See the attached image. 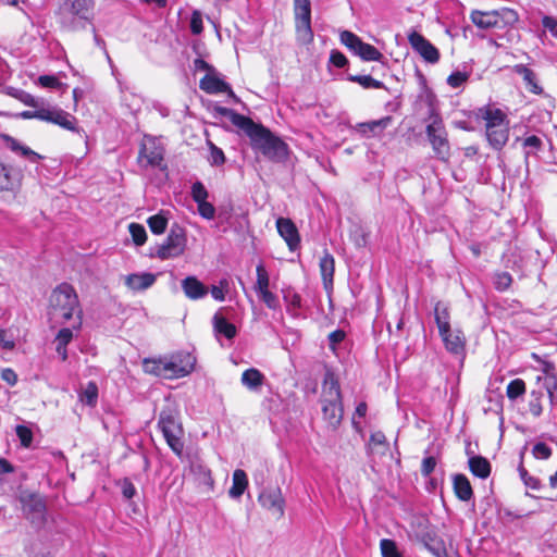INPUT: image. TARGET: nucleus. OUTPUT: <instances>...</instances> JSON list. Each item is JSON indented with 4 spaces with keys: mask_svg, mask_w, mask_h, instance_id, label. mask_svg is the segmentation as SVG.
<instances>
[{
    "mask_svg": "<svg viewBox=\"0 0 557 557\" xmlns=\"http://www.w3.org/2000/svg\"><path fill=\"white\" fill-rule=\"evenodd\" d=\"M77 312V324L73 326L79 330L82 325V311L76 290L69 283H61L50 294L48 317L53 323L64 324Z\"/></svg>",
    "mask_w": 557,
    "mask_h": 557,
    "instance_id": "nucleus-1",
    "label": "nucleus"
},
{
    "mask_svg": "<svg viewBox=\"0 0 557 557\" xmlns=\"http://www.w3.org/2000/svg\"><path fill=\"white\" fill-rule=\"evenodd\" d=\"M250 139L252 149L258 150L272 162H284L288 156V146L269 128L253 121L244 132Z\"/></svg>",
    "mask_w": 557,
    "mask_h": 557,
    "instance_id": "nucleus-2",
    "label": "nucleus"
},
{
    "mask_svg": "<svg viewBox=\"0 0 557 557\" xmlns=\"http://www.w3.org/2000/svg\"><path fill=\"white\" fill-rule=\"evenodd\" d=\"M57 15L63 28L77 32L92 25L96 15V0H62Z\"/></svg>",
    "mask_w": 557,
    "mask_h": 557,
    "instance_id": "nucleus-3",
    "label": "nucleus"
},
{
    "mask_svg": "<svg viewBox=\"0 0 557 557\" xmlns=\"http://www.w3.org/2000/svg\"><path fill=\"white\" fill-rule=\"evenodd\" d=\"M476 120L485 123V137L494 150H502L509 139V120L499 108L490 104L474 111Z\"/></svg>",
    "mask_w": 557,
    "mask_h": 557,
    "instance_id": "nucleus-4",
    "label": "nucleus"
},
{
    "mask_svg": "<svg viewBox=\"0 0 557 557\" xmlns=\"http://www.w3.org/2000/svg\"><path fill=\"white\" fill-rule=\"evenodd\" d=\"M320 403L323 420L335 431L342 423L344 407L339 383L331 372L324 376Z\"/></svg>",
    "mask_w": 557,
    "mask_h": 557,
    "instance_id": "nucleus-5",
    "label": "nucleus"
},
{
    "mask_svg": "<svg viewBox=\"0 0 557 557\" xmlns=\"http://www.w3.org/2000/svg\"><path fill=\"white\" fill-rule=\"evenodd\" d=\"M426 137L435 157L444 162L450 158V145L443 119L434 108L430 109L429 123L425 128Z\"/></svg>",
    "mask_w": 557,
    "mask_h": 557,
    "instance_id": "nucleus-6",
    "label": "nucleus"
},
{
    "mask_svg": "<svg viewBox=\"0 0 557 557\" xmlns=\"http://www.w3.org/2000/svg\"><path fill=\"white\" fill-rule=\"evenodd\" d=\"M23 120L37 119L40 121L49 122L60 127L76 132V117L71 113L58 108V107H38L35 110H26L17 114Z\"/></svg>",
    "mask_w": 557,
    "mask_h": 557,
    "instance_id": "nucleus-7",
    "label": "nucleus"
},
{
    "mask_svg": "<svg viewBox=\"0 0 557 557\" xmlns=\"http://www.w3.org/2000/svg\"><path fill=\"white\" fill-rule=\"evenodd\" d=\"M158 426L173 453L182 456L184 449L183 428L177 421L176 412L172 409L161 410Z\"/></svg>",
    "mask_w": 557,
    "mask_h": 557,
    "instance_id": "nucleus-8",
    "label": "nucleus"
},
{
    "mask_svg": "<svg viewBox=\"0 0 557 557\" xmlns=\"http://www.w3.org/2000/svg\"><path fill=\"white\" fill-rule=\"evenodd\" d=\"M295 28L297 41L301 45H309L313 41L311 27V3L310 0H294Z\"/></svg>",
    "mask_w": 557,
    "mask_h": 557,
    "instance_id": "nucleus-9",
    "label": "nucleus"
},
{
    "mask_svg": "<svg viewBox=\"0 0 557 557\" xmlns=\"http://www.w3.org/2000/svg\"><path fill=\"white\" fill-rule=\"evenodd\" d=\"M517 20L516 11L506 8L488 12L473 11L471 13L472 23L482 29L500 28L503 24H510Z\"/></svg>",
    "mask_w": 557,
    "mask_h": 557,
    "instance_id": "nucleus-10",
    "label": "nucleus"
},
{
    "mask_svg": "<svg viewBox=\"0 0 557 557\" xmlns=\"http://www.w3.org/2000/svg\"><path fill=\"white\" fill-rule=\"evenodd\" d=\"M186 242L185 230L178 224H173L164 243L158 246L156 256L161 260L180 257L185 251Z\"/></svg>",
    "mask_w": 557,
    "mask_h": 557,
    "instance_id": "nucleus-11",
    "label": "nucleus"
},
{
    "mask_svg": "<svg viewBox=\"0 0 557 557\" xmlns=\"http://www.w3.org/2000/svg\"><path fill=\"white\" fill-rule=\"evenodd\" d=\"M22 510L25 518L35 527L41 528L46 522V503L38 494L21 497Z\"/></svg>",
    "mask_w": 557,
    "mask_h": 557,
    "instance_id": "nucleus-12",
    "label": "nucleus"
},
{
    "mask_svg": "<svg viewBox=\"0 0 557 557\" xmlns=\"http://www.w3.org/2000/svg\"><path fill=\"white\" fill-rule=\"evenodd\" d=\"M164 159V149L151 136H145L138 153V163L143 168L160 166Z\"/></svg>",
    "mask_w": 557,
    "mask_h": 557,
    "instance_id": "nucleus-13",
    "label": "nucleus"
},
{
    "mask_svg": "<svg viewBox=\"0 0 557 557\" xmlns=\"http://www.w3.org/2000/svg\"><path fill=\"white\" fill-rule=\"evenodd\" d=\"M408 41L418 54L428 62L435 64L440 60V51L438 49L432 45L424 36L420 33L412 30L408 34Z\"/></svg>",
    "mask_w": 557,
    "mask_h": 557,
    "instance_id": "nucleus-14",
    "label": "nucleus"
},
{
    "mask_svg": "<svg viewBox=\"0 0 557 557\" xmlns=\"http://www.w3.org/2000/svg\"><path fill=\"white\" fill-rule=\"evenodd\" d=\"M260 505L274 515L277 519L284 516L285 500L280 487L263 490L258 497Z\"/></svg>",
    "mask_w": 557,
    "mask_h": 557,
    "instance_id": "nucleus-15",
    "label": "nucleus"
},
{
    "mask_svg": "<svg viewBox=\"0 0 557 557\" xmlns=\"http://www.w3.org/2000/svg\"><path fill=\"white\" fill-rule=\"evenodd\" d=\"M199 87L201 90L209 95H216L226 92L228 97L237 100L234 91L231 86L224 82L221 77H219L215 72L207 73L199 82Z\"/></svg>",
    "mask_w": 557,
    "mask_h": 557,
    "instance_id": "nucleus-16",
    "label": "nucleus"
},
{
    "mask_svg": "<svg viewBox=\"0 0 557 557\" xmlns=\"http://www.w3.org/2000/svg\"><path fill=\"white\" fill-rule=\"evenodd\" d=\"M276 228L280 236L285 240L290 251H295L299 248V232L290 219L278 218L276 220Z\"/></svg>",
    "mask_w": 557,
    "mask_h": 557,
    "instance_id": "nucleus-17",
    "label": "nucleus"
},
{
    "mask_svg": "<svg viewBox=\"0 0 557 557\" xmlns=\"http://www.w3.org/2000/svg\"><path fill=\"white\" fill-rule=\"evenodd\" d=\"M185 296L190 300H198L207 296L209 288L196 276H187L181 282Z\"/></svg>",
    "mask_w": 557,
    "mask_h": 557,
    "instance_id": "nucleus-18",
    "label": "nucleus"
},
{
    "mask_svg": "<svg viewBox=\"0 0 557 557\" xmlns=\"http://www.w3.org/2000/svg\"><path fill=\"white\" fill-rule=\"evenodd\" d=\"M440 335L445 344V348L449 352L457 356L463 355L466 338L461 331H451L450 327H448V331L446 333Z\"/></svg>",
    "mask_w": 557,
    "mask_h": 557,
    "instance_id": "nucleus-19",
    "label": "nucleus"
},
{
    "mask_svg": "<svg viewBox=\"0 0 557 557\" xmlns=\"http://www.w3.org/2000/svg\"><path fill=\"white\" fill-rule=\"evenodd\" d=\"M169 359L173 362L177 377L188 375L194 370L196 363V358L189 352H178L172 355Z\"/></svg>",
    "mask_w": 557,
    "mask_h": 557,
    "instance_id": "nucleus-20",
    "label": "nucleus"
},
{
    "mask_svg": "<svg viewBox=\"0 0 557 557\" xmlns=\"http://www.w3.org/2000/svg\"><path fill=\"white\" fill-rule=\"evenodd\" d=\"M319 268L324 288L326 290H331L333 288L335 260L334 257L327 250H324L323 256L320 258Z\"/></svg>",
    "mask_w": 557,
    "mask_h": 557,
    "instance_id": "nucleus-21",
    "label": "nucleus"
},
{
    "mask_svg": "<svg viewBox=\"0 0 557 557\" xmlns=\"http://www.w3.org/2000/svg\"><path fill=\"white\" fill-rule=\"evenodd\" d=\"M392 121V116H384L380 120L358 123L356 129L366 137L376 136L382 134L391 125Z\"/></svg>",
    "mask_w": 557,
    "mask_h": 557,
    "instance_id": "nucleus-22",
    "label": "nucleus"
},
{
    "mask_svg": "<svg viewBox=\"0 0 557 557\" xmlns=\"http://www.w3.org/2000/svg\"><path fill=\"white\" fill-rule=\"evenodd\" d=\"M125 285L134 292L145 290L151 287L156 282V275L152 273H133L125 276Z\"/></svg>",
    "mask_w": 557,
    "mask_h": 557,
    "instance_id": "nucleus-23",
    "label": "nucleus"
},
{
    "mask_svg": "<svg viewBox=\"0 0 557 557\" xmlns=\"http://www.w3.org/2000/svg\"><path fill=\"white\" fill-rule=\"evenodd\" d=\"M517 141H521L525 162L530 158H537L539 152L544 148V140L537 135H527L525 137L517 138Z\"/></svg>",
    "mask_w": 557,
    "mask_h": 557,
    "instance_id": "nucleus-24",
    "label": "nucleus"
},
{
    "mask_svg": "<svg viewBox=\"0 0 557 557\" xmlns=\"http://www.w3.org/2000/svg\"><path fill=\"white\" fill-rule=\"evenodd\" d=\"M212 325L215 334L223 335L227 339H232L237 334V329L233 323H230L225 317L221 314V310L214 313L212 318Z\"/></svg>",
    "mask_w": 557,
    "mask_h": 557,
    "instance_id": "nucleus-25",
    "label": "nucleus"
},
{
    "mask_svg": "<svg viewBox=\"0 0 557 557\" xmlns=\"http://www.w3.org/2000/svg\"><path fill=\"white\" fill-rule=\"evenodd\" d=\"M264 380L265 376L260 370L249 368L243 372L240 382L248 389L256 392L263 385Z\"/></svg>",
    "mask_w": 557,
    "mask_h": 557,
    "instance_id": "nucleus-26",
    "label": "nucleus"
},
{
    "mask_svg": "<svg viewBox=\"0 0 557 557\" xmlns=\"http://www.w3.org/2000/svg\"><path fill=\"white\" fill-rule=\"evenodd\" d=\"M456 496L462 502H469L473 497V491L465 474H456L453 478Z\"/></svg>",
    "mask_w": 557,
    "mask_h": 557,
    "instance_id": "nucleus-27",
    "label": "nucleus"
},
{
    "mask_svg": "<svg viewBox=\"0 0 557 557\" xmlns=\"http://www.w3.org/2000/svg\"><path fill=\"white\" fill-rule=\"evenodd\" d=\"M515 73L522 76L529 91L540 95L543 89L536 82L535 73L524 64H517L513 69Z\"/></svg>",
    "mask_w": 557,
    "mask_h": 557,
    "instance_id": "nucleus-28",
    "label": "nucleus"
},
{
    "mask_svg": "<svg viewBox=\"0 0 557 557\" xmlns=\"http://www.w3.org/2000/svg\"><path fill=\"white\" fill-rule=\"evenodd\" d=\"M74 337L73 330L70 327H63L61 329L54 338L55 343V351L62 359V361H65L67 359V345L72 342Z\"/></svg>",
    "mask_w": 557,
    "mask_h": 557,
    "instance_id": "nucleus-29",
    "label": "nucleus"
},
{
    "mask_svg": "<svg viewBox=\"0 0 557 557\" xmlns=\"http://www.w3.org/2000/svg\"><path fill=\"white\" fill-rule=\"evenodd\" d=\"M468 463L471 473L480 479H486L491 474V463L482 456L470 457Z\"/></svg>",
    "mask_w": 557,
    "mask_h": 557,
    "instance_id": "nucleus-30",
    "label": "nucleus"
},
{
    "mask_svg": "<svg viewBox=\"0 0 557 557\" xmlns=\"http://www.w3.org/2000/svg\"><path fill=\"white\" fill-rule=\"evenodd\" d=\"M248 486L247 474L244 470L237 469L233 473V484L228 491L232 498H239Z\"/></svg>",
    "mask_w": 557,
    "mask_h": 557,
    "instance_id": "nucleus-31",
    "label": "nucleus"
},
{
    "mask_svg": "<svg viewBox=\"0 0 557 557\" xmlns=\"http://www.w3.org/2000/svg\"><path fill=\"white\" fill-rule=\"evenodd\" d=\"M216 111L221 115L228 117L231 120L232 124L235 125L236 127H238L243 132H245L247 129V127L250 125V123L252 122V120L250 117L239 114L236 111L228 109V108L219 107V108H216Z\"/></svg>",
    "mask_w": 557,
    "mask_h": 557,
    "instance_id": "nucleus-32",
    "label": "nucleus"
},
{
    "mask_svg": "<svg viewBox=\"0 0 557 557\" xmlns=\"http://www.w3.org/2000/svg\"><path fill=\"white\" fill-rule=\"evenodd\" d=\"M435 322L440 334H444L450 327L448 307L442 301H437L434 307Z\"/></svg>",
    "mask_w": 557,
    "mask_h": 557,
    "instance_id": "nucleus-33",
    "label": "nucleus"
},
{
    "mask_svg": "<svg viewBox=\"0 0 557 557\" xmlns=\"http://www.w3.org/2000/svg\"><path fill=\"white\" fill-rule=\"evenodd\" d=\"M341 44L347 47L354 54L358 55L360 49L363 46V41L360 37L350 30H343L339 34Z\"/></svg>",
    "mask_w": 557,
    "mask_h": 557,
    "instance_id": "nucleus-34",
    "label": "nucleus"
},
{
    "mask_svg": "<svg viewBox=\"0 0 557 557\" xmlns=\"http://www.w3.org/2000/svg\"><path fill=\"white\" fill-rule=\"evenodd\" d=\"M16 178L12 174V169L0 162V191L13 190L16 186Z\"/></svg>",
    "mask_w": 557,
    "mask_h": 557,
    "instance_id": "nucleus-35",
    "label": "nucleus"
},
{
    "mask_svg": "<svg viewBox=\"0 0 557 557\" xmlns=\"http://www.w3.org/2000/svg\"><path fill=\"white\" fill-rule=\"evenodd\" d=\"M347 79L357 83L366 89H381L385 88L384 83L377 79H374L371 75H352L349 74Z\"/></svg>",
    "mask_w": 557,
    "mask_h": 557,
    "instance_id": "nucleus-36",
    "label": "nucleus"
},
{
    "mask_svg": "<svg viewBox=\"0 0 557 557\" xmlns=\"http://www.w3.org/2000/svg\"><path fill=\"white\" fill-rule=\"evenodd\" d=\"M148 226L153 234H163L168 226V219L162 213L154 214L147 220Z\"/></svg>",
    "mask_w": 557,
    "mask_h": 557,
    "instance_id": "nucleus-37",
    "label": "nucleus"
},
{
    "mask_svg": "<svg viewBox=\"0 0 557 557\" xmlns=\"http://www.w3.org/2000/svg\"><path fill=\"white\" fill-rule=\"evenodd\" d=\"M257 272V282L255 284V290L259 294L261 292L268 290L270 285L269 274L262 263H259L256 269Z\"/></svg>",
    "mask_w": 557,
    "mask_h": 557,
    "instance_id": "nucleus-38",
    "label": "nucleus"
},
{
    "mask_svg": "<svg viewBox=\"0 0 557 557\" xmlns=\"http://www.w3.org/2000/svg\"><path fill=\"white\" fill-rule=\"evenodd\" d=\"M358 57L363 61H381L383 54L372 45L364 42L360 49Z\"/></svg>",
    "mask_w": 557,
    "mask_h": 557,
    "instance_id": "nucleus-39",
    "label": "nucleus"
},
{
    "mask_svg": "<svg viewBox=\"0 0 557 557\" xmlns=\"http://www.w3.org/2000/svg\"><path fill=\"white\" fill-rule=\"evenodd\" d=\"M525 393V383L521 379H515L507 385V397L509 399H517Z\"/></svg>",
    "mask_w": 557,
    "mask_h": 557,
    "instance_id": "nucleus-40",
    "label": "nucleus"
},
{
    "mask_svg": "<svg viewBox=\"0 0 557 557\" xmlns=\"http://www.w3.org/2000/svg\"><path fill=\"white\" fill-rule=\"evenodd\" d=\"M382 557H403L395 541L383 539L380 542Z\"/></svg>",
    "mask_w": 557,
    "mask_h": 557,
    "instance_id": "nucleus-41",
    "label": "nucleus"
},
{
    "mask_svg": "<svg viewBox=\"0 0 557 557\" xmlns=\"http://www.w3.org/2000/svg\"><path fill=\"white\" fill-rule=\"evenodd\" d=\"M143 369L145 373L162 379L161 358H145L143 361Z\"/></svg>",
    "mask_w": 557,
    "mask_h": 557,
    "instance_id": "nucleus-42",
    "label": "nucleus"
},
{
    "mask_svg": "<svg viewBox=\"0 0 557 557\" xmlns=\"http://www.w3.org/2000/svg\"><path fill=\"white\" fill-rule=\"evenodd\" d=\"M128 230H129V233L132 235V239L133 242L137 245V246H141L146 243L147 240V233H146V230L143 225L138 224V223H131L129 226H128Z\"/></svg>",
    "mask_w": 557,
    "mask_h": 557,
    "instance_id": "nucleus-43",
    "label": "nucleus"
},
{
    "mask_svg": "<svg viewBox=\"0 0 557 557\" xmlns=\"http://www.w3.org/2000/svg\"><path fill=\"white\" fill-rule=\"evenodd\" d=\"M544 387L548 394L549 401L554 406L557 404V375L552 374L545 377Z\"/></svg>",
    "mask_w": 557,
    "mask_h": 557,
    "instance_id": "nucleus-44",
    "label": "nucleus"
},
{
    "mask_svg": "<svg viewBox=\"0 0 557 557\" xmlns=\"http://www.w3.org/2000/svg\"><path fill=\"white\" fill-rule=\"evenodd\" d=\"M98 399V387L95 383L90 382L81 395V400L88 405L95 406Z\"/></svg>",
    "mask_w": 557,
    "mask_h": 557,
    "instance_id": "nucleus-45",
    "label": "nucleus"
},
{
    "mask_svg": "<svg viewBox=\"0 0 557 557\" xmlns=\"http://www.w3.org/2000/svg\"><path fill=\"white\" fill-rule=\"evenodd\" d=\"M284 300L287 304V311L296 313L301 307V297L295 292L287 290L284 293Z\"/></svg>",
    "mask_w": 557,
    "mask_h": 557,
    "instance_id": "nucleus-46",
    "label": "nucleus"
},
{
    "mask_svg": "<svg viewBox=\"0 0 557 557\" xmlns=\"http://www.w3.org/2000/svg\"><path fill=\"white\" fill-rule=\"evenodd\" d=\"M511 283L512 276L508 272H499L494 275V286L499 292L508 289Z\"/></svg>",
    "mask_w": 557,
    "mask_h": 557,
    "instance_id": "nucleus-47",
    "label": "nucleus"
},
{
    "mask_svg": "<svg viewBox=\"0 0 557 557\" xmlns=\"http://www.w3.org/2000/svg\"><path fill=\"white\" fill-rule=\"evenodd\" d=\"M210 156L208 161L213 166L222 165L225 162V156L222 149L216 147L214 144L209 143Z\"/></svg>",
    "mask_w": 557,
    "mask_h": 557,
    "instance_id": "nucleus-48",
    "label": "nucleus"
},
{
    "mask_svg": "<svg viewBox=\"0 0 557 557\" xmlns=\"http://www.w3.org/2000/svg\"><path fill=\"white\" fill-rule=\"evenodd\" d=\"M193 200L198 203L201 201H205L208 199V190L206 189L205 185L197 181L191 185V191H190Z\"/></svg>",
    "mask_w": 557,
    "mask_h": 557,
    "instance_id": "nucleus-49",
    "label": "nucleus"
},
{
    "mask_svg": "<svg viewBox=\"0 0 557 557\" xmlns=\"http://www.w3.org/2000/svg\"><path fill=\"white\" fill-rule=\"evenodd\" d=\"M228 281L223 278L219 282V285H212L210 293L214 300L223 301L225 294L228 292Z\"/></svg>",
    "mask_w": 557,
    "mask_h": 557,
    "instance_id": "nucleus-50",
    "label": "nucleus"
},
{
    "mask_svg": "<svg viewBox=\"0 0 557 557\" xmlns=\"http://www.w3.org/2000/svg\"><path fill=\"white\" fill-rule=\"evenodd\" d=\"M15 432L21 442V445L26 448L30 447L33 443L32 430L25 425H17Z\"/></svg>",
    "mask_w": 557,
    "mask_h": 557,
    "instance_id": "nucleus-51",
    "label": "nucleus"
},
{
    "mask_svg": "<svg viewBox=\"0 0 557 557\" xmlns=\"http://www.w3.org/2000/svg\"><path fill=\"white\" fill-rule=\"evenodd\" d=\"M38 84L45 88L60 89L64 86L54 75H41L38 77Z\"/></svg>",
    "mask_w": 557,
    "mask_h": 557,
    "instance_id": "nucleus-52",
    "label": "nucleus"
},
{
    "mask_svg": "<svg viewBox=\"0 0 557 557\" xmlns=\"http://www.w3.org/2000/svg\"><path fill=\"white\" fill-rule=\"evenodd\" d=\"M437 465V458L433 455H428L423 458L421 463V474L424 478L431 475Z\"/></svg>",
    "mask_w": 557,
    "mask_h": 557,
    "instance_id": "nucleus-53",
    "label": "nucleus"
},
{
    "mask_svg": "<svg viewBox=\"0 0 557 557\" xmlns=\"http://www.w3.org/2000/svg\"><path fill=\"white\" fill-rule=\"evenodd\" d=\"M469 78V75L468 73L466 72H453L448 77H447V84L453 87V88H458L460 86H462Z\"/></svg>",
    "mask_w": 557,
    "mask_h": 557,
    "instance_id": "nucleus-54",
    "label": "nucleus"
},
{
    "mask_svg": "<svg viewBox=\"0 0 557 557\" xmlns=\"http://www.w3.org/2000/svg\"><path fill=\"white\" fill-rule=\"evenodd\" d=\"M161 370H162V379H166V380L178 379L177 374L174 370L173 362H171L168 357L161 358Z\"/></svg>",
    "mask_w": 557,
    "mask_h": 557,
    "instance_id": "nucleus-55",
    "label": "nucleus"
},
{
    "mask_svg": "<svg viewBox=\"0 0 557 557\" xmlns=\"http://www.w3.org/2000/svg\"><path fill=\"white\" fill-rule=\"evenodd\" d=\"M532 453L537 459H548L552 456V448L543 442L533 446Z\"/></svg>",
    "mask_w": 557,
    "mask_h": 557,
    "instance_id": "nucleus-56",
    "label": "nucleus"
},
{
    "mask_svg": "<svg viewBox=\"0 0 557 557\" xmlns=\"http://www.w3.org/2000/svg\"><path fill=\"white\" fill-rule=\"evenodd\" d=\"M198 212L199 214L207 220H212L215 215V208L212 203L208 202L207 200L198 202Z\"/></svg>",
    "mask_w": 557,
    "mask_h": 557,
    "instance_id": "nucleus-57",
    "label": "nucleus"
},
{
    "mask_svg": "<svg viewBox=\"0 0 557 557\" xmlns=\"http://www.w3.org/2000/svg\"><path fill=\"white\" fill-rule=\"evenodd\" d=\"M519 474L523 483L533 490L540 488V481L536 478L531 476L528 471L523 468V466H520L518 468Z\"/></svg>",
    "mask_w": 557,
    "mask_h": 557,
    "instance_id": "nucleus-58",
    "label": "nucleus"
},
{
    "mask_svg": "<svg viewBox=\"0 0 557 557\" xmlns=\"http://www.w3.org/2000/svg\"><path fill=\"white\" fill-rule=\"evenodd\" d=\"M259 297L267 305V307L269 309H276L278 307L277 297L269 289L259 293Z\"/></svg>",
    "mask_w": 557,
    "mask_h": 557,
    "instance_id": "nucleus-59",
    "label": "nucleus"
},
{
    "mask_svg": "<svg viewBox=\"0 0 557 557\" xmlns=\"http://www.w3.org/2000/svg\"><path fill=\"white\" fill-rule=\"evenodd\" d=\"M330 63L342 69L348 64V60L341 51L332 50L330 54Z\"/></svg>",
    "mask_w": 557,
    "mask_h": 557,
    "instance_id": "nucleus-60",
    "label": "nucleus"
},
{
    "mask_svg": "<svg viewBox=\"0 0 557 557\" xmlns=\"http://www.w3.org/2000/svg\"><path fill=\"white\" fill-rule=\"evenodd\" d=\"M120 486H121L122 494L126 499H132L135 496L136 488H135L134 484L127 478L123 479L120 482Z\"/></svg>",
    "mask_w": 557,
    "mask_h": 557,
    "instance_id": "nucleus-61",
    "label": "nucleus"
},
{
    "mask_svg": "<svg viewBox=\"0 0 557 557\" xmlns=\"http://www.w3.org/2000/svg\"><path fill=\"white\" fill-rule=\"evenodd\" d=\"M190 30L194 35H199L203 30L201 14L198 11L191 14Z\"/></svg>",
    "mask_w": 557,
    "mask_h": 557,
    "instance_id": "nucleus-62",
    "label": "nucleus"
},
{
    "mask_svg": "<svg viewBox=\"0 0 557 557\" xmlns=\"http://www.w3.org/2000/svg\"><path fill=\"white\" fill-rule=\"evenodd\" d=\"M542 25L547 29L552 36L557 38V18L549 15H544L542 18Z\"/></svg>",
    "mask_w": 557,
    "mask_h": 557,
    "instance_id": "nucleus-63",
    "label": "nucleus"
},
{
    "mask_svg": "<svg viewBox=\"0 0 557 557\" xmlns=\"http://www.w3.org/2000/svg\"><path fill=\"white\" fill-rule=\"evenodd\" d=\"M345 338V332L343 330H335L329 335V345L332 350H335L337 344L342 343Z\"/></svg>",
    "mask_w": 557,
    "mask_h": 557,
    "instance_id": "nucleus-64",
    "label": "nucleus"
}]
</instances>
